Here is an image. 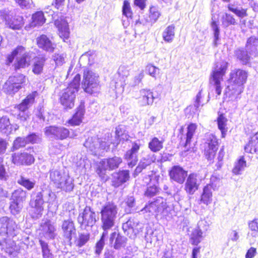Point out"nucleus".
<instances>
[{
  "instance_id": "nucleus-1",
  "label": "nucleus",
  "mask_w": 258,
  "mask_h": 258,
  "mask_svg": "<svg viewBox=\"0 0 258 258\" xmlns=\"http://www.w3.org/2000/svg\"><path fill=\"white\" fill-rule=\"evenodd\" d=\"M100 214L102 228L104 231L101 238L96 244L95 253L97 255L101 253L104 247L107 231L114 226L117 214V206L112 203H107L102 206Z\"/></svg>"
},
{
  "instance_id": "nucleus-2",
  "label": "nucleus",
  "mask_w": 258,
  "mask_h": 258,
  "mask_svg": "<svg viewBox=\"0 0 258 258\" xmlns=\"http://www.w3.org/2000/svg\"><path fill=\"white\" fill-rule=\"evenodd\" d=\"M55 198V194L47 188H42L39 191H33L30 201L29 214L31 217L35 219L40 218L44 210V203H52Z\"/></svg>"
},
{
  "instance_id": "nucleus-3",
  "label": "nucleus",
  "mask_w": 258,
  "mask_h": 258,
  "mask_svg": "<svg viewBox=\"0 0 258 258\" xmlns=\"http://www.w3.org/2000/svg\"><path fill=\"white\" fill-rule=\"evenodd\" d=\"M248 74L243 70L234 69L230 73V85L225 90V95L230 100L235 101L240 98L246 83Z\"/></svg>"
},
{
  "instance_id": "nucleus-4",
  "label": "nucleus",
  "mask_w": 258,
  "mask_h": 258,
  "mask_svg": "<svg viewBox=\"0 0 258 258\" xmlns=\"http://www.w3.org/2000/svg\"><path fill=\"white\" fill-rule=\"evenodd\" d=\"M49 179L57 188L70 192L74 187V179L63 169H52L49 171Z\"/></svg>"
},
{
  "instance_id": "nucleus-5",
  "label": "nucleus",
  "mask_w": 258,
  "mask_h": 258,
  "mask_svg": "<svg viewBox=\"0 0 258 258\" xmlns=\"http://www.w3.org/2000/svg\"><path fill=\"white\" fill-rule=\"evenodd\" d=\"M81 77L77 74L72 82L59 93L60 103L66 109H71L74 106L75 99L78 91Z\"/></svg>"
},
{
  "instance_id": "nucleus-6",
  "label": "nucleus",
  "mask_w": 258,
  "mask_h": 258,
  "mask_svg": "<svg viewBox=\"0 0 258 258\" xmlns=\"http://www.w3.org/2000/svg\"><path fill=\"white\" fill-rule=\"evenodd\" d=\"M228 63L227 62L222 60L215 64L213 69L210 83L214 88L216 93L218 95L221 94L222 86L221 83L223 81V76L227 70Z\"/></svg>"
},
{
  "instance_id": "nucleus-7",
  "label": "nucleus",
  "mask_w": 258,
  "mask_h": 258,
  "mask_svg": "<svg viewBox=\"0 0 258 258\" xmlns=\"http://www.w3.org/2000/svg\"><path fill=\"white\" fill-rule=\"evenodd\" d=\"M17 56V62L14 67L15 70L25 68L29 64L30 56L26 52L23 46H18L7 57L9 63H12L14 58Z\"/></svg>"
},
{
  "instance_id": "nucleus-8",
  "label": "nucleus",
  "mask_w": 258,
  "mask_h": 258,
  "mask_svg": "<svg viewBox=\"0 0 258 258\" xmlns=\"http://www.w3.org/2000/svg\"><path fill=\"white\" fill-rule=\"evenodd\" d=\"M82 87L87 93L94 94L99 92L98 78L92 71H87L84 72Z\"/></svg>"
},
{
  "instance_id": "nucleus-9",
  "label": "nucleus",
  "mask_w": 258,
  "mask_h": 258,
  "mask_svg": "<svg viewBox=\"0 0 258 258\" xmlns=\"http://www.w3.org/2000/svg\"><path fill=\"white\" fill-rule=\"evenodd\" d=\"M44 134L48 138L63 140L69 137V130L61 125H50L44 128Z\"/></svg>"
},
{
  "instance_id": "nucleus-10",
  "label": "nucleus",
  "mask_w": 258,
  "mask_h": 258,
  "mask_svg": "<svg viewBox=\"0 0 258 258\" xmlns=\"http://www.w3.org/2000/svg\"><path fill=\"white\" fill-rule=\"evenodd\" d=\"M122 162V159L118 157L103 159L100 161L96 170L97 173L103 179H105V171L107 170H113L119 167Z\"/></svg>"
},
{
  "instance_id": "nucleus-11",
  "label": "nucleus",
  "mask_w": 258,
  "mask_h": 258,
  "mask_svg": "<svg viewBox=\"0 0 258 258\" xmlns=\"http://www.w3.org/2000/svg\"><path fill=\"white\" fill-rule=\"evenodd\" d=\"M97 221L95 212L89 206H86L83 211L80 213L78 222L81 227H93Z\"/></svg>"
},
{
  "instance_id": "nucleus-12",
  "label": "nucleus",
  "mask_w": 258,
  "mask_h": 258,
  "mask_svg": "<svg viewBox=\"0 0 258 258\" xmlns=\"http://www.w3.org/2000/svg\"><path fill=\"white\" fill-rule=\"evenodd\" d=\"M16 222L10 218L5 216L0 218V235L14 237L18 233Z\"/></svg>"
},
{
  "instance_id": "nucleus-13",
  "label": "nucleus",
  "mask_w": 258,
  "mask_h": 258,
  "mask_svg": "<svg viewBox=\"0 0 258 258\" xmlns=\"http://www.w3.org/2000/svg\"><path fill=\"white\" fill-rule=\"evenodd\" d=\"M205 140L206 157L209 161H212L218 149V140L215 136L209 134L206 135Z\"/></svg>"
},
{
  "instance_id": "nucleus-14",
  "label": "nucleus",
  "mask_w": 258,
  "mask_h": 258,
  "mask_svg": "<svg viewBox=\"0 0 258 258\" xmlns=\"http://www.w3.org/2000/svg\"><path fill=\"white\" fill-rule=\"evenodd\" d=\"M166 208V202L165 200L161 197H158L156 200L146 205L141 210V212L149 213L150 215L157 214L162 212Z\"/></svg>"
},
{
  "instance_id": "nucleus-15",
  "label": "nucleus",
  "mask_w": 258,
  "mask_h": 258,
  "mask_svg": "<svg viewBox=\"0 0 258 258\" xmlns=\"http://www.w3.org/2000/svg\"><path fill=\"white\" fill-rule=\"evenodd\" d=\"M141 146L140 140L134 142L132 144L131 149L125 154L124 159L127 161L129 167H133L136 165L138 161L137 154Z\"/></svg>"
},
{
  "instance_id": "nucleus-16",
  "label": "nucleus",
  "mask_w": 258,
  "mask_h": 258,
  "mask_svg": "<svg viewBox=\"0 0 258 258\" xmlns=\"http://www.w3.org/2000/svg\"><path fill=\"white\" fill-rule=\"evenodd\" d=\"M41 234L47 239H53L56 236V228L49 220H42L40 227Z\"/></svg>"
},
{
  "instance_id": "nucleus-17",
  "label": "nucleus",
  "mask_w": 258,
  "mask_h": 258,
  "mask_svg": "<svg viewBox=\"0 0 258 258\" xmlns=\"http://www.w3.org/2000/svg\"><path fill=\"white\" fill-rule=\"evenodd\" d=\"M170 178L173 181L182 184L187 175V172L180 166L174 165L169 172Z\"/></svg>"
},
{
  "instance_id": "nucleus-18",
  "label": "nucleus",
  "mask_w": 258,
  "mask_h": 258,
  "mask_svg": "<svg viewBox=\"0 0 258 258\" xmlns=\"http://www.w3.org/2000/svg\"><path fill=\"white\" fill-rule=\"evenodd\" d=\"M198 177L196 173H191L187 176L184 189L188 194L192 195L198 189L200 185V180Z\"/></svg>"
},
{
  "instance_id": "nucleus-19",
  "label": "nucleus",
  "mask_w": 258,
  "mask_h": 258,
  "mask_svg": "<svg viewBox=\"0 0 258 258\" xmlns=\"http://www.w3.org/2000/svg\"><path fill=\"white\" fill-rule=\"evenodd\" d=\"M112 176V185L115 187H118L129 180V171L128 170H120L113 173Z\"/></svg>"
},
{
  "instance_id": "nucleus-20",
  "label": "nucleus",
  "mask_w": 258,
  "mask_h": 258,
  "mask_svg": "<svg viewBox=\"0 0 258 258\" xmlns=\"http://www.w3.org/2000/svg\"><path fill=\"white\" fill-rule=\"evenodd\" d=\"M63 236L71 242L73 235L76 234V229L74 222L71 219L64 220L61 225Z\"/></svg>"
},
{
  "instance_id": "nucleus-21",
  "label": "nucleus",
  "mask_w": 258,
  "mask_h": 258,
  "mask_svg": "<svg viewBox=\"0 0 258 258\" xmlns=\"http://www.w3.org/2000/svg\"><path fill=\"white\" fill-rule=\"evenodd\" d=\"M37 43L40 48L48 52H52L55 47V45L45 35H41L38 37L37 38Z\"/></svg>"
},
{
  "instance_id": "nucleus-22",
  "label": "nucleus",
  "mask_w": 258,
  "mask_h": 258,
  "mask_svg": "<svg viewBox=\"0 0 258 258\" xmlns=\"http://www.w3.org/2000/svg\"><path fill=\"white\" fill-rule=\"evenodd\" d=\"M34 161L33 156L27 153H18L13 156V162L15 164L30 165L33 163Z\"/></svg>"
},
{
  "instance_id": "nucleus-23",
  "label": "nucleus",
  "mask_w": 258,
  "mask_h": 258,
  "mask_svg": "<svg viewBox=\"0 0 258 258\" xmlns=\"http://www.w3.org/2000/svg\"><path fill=\"white\" fill-rule=\"evenodd\" d=\"M154 98L153 93L150 90L142 89L140 91L139 103L141 106L151 105Z\"/></svg>"
},
{
  "instance_id": "nucleus-24",
  "label": "nucleus",
  "mask_w": 258,
  "mask_h": 258,
  "mask_svg": "<svg viewBox=\"0 0 258 258\" xmlns=\"http://www.w3.org/2000/svg\"><path fill=\"white\" fill-rule=\"evenodd\" d=\"M46 22V18L42 11L36 12L32 15L31 21L29 26L31 28L39 27Z\"/></svg>"
},
{
  "instance_id": "nucleus-25",
  "label": "nucleus",
  "mask_w": 258,
  "mask_h": 258,
  "mask_svg": "<svg viewBox=\"0 0 258 258\" xmlns=\"http://www.w3.org/2000/svg\"><path fill=\"white\" fill-rule=\"evenodd\" d=\"M129 75L128 71L124 67L121 66L118 70L117 79L119 81H114L113 83L115 84V88L122 87L123 88L126 85L125 79Z\"/></svg>"
},
{
  "instance_id": "nucleus-26",
  "label": "nucleus",
  "mask_w": 258,
  "mask_h": 258,
  "mask_svg": "<svg viewBox=\"0 0 258 258\" xmlns=\"http://www.w3.org/2000/svg\"><path fill=\"white\" fill-rule=\"evenodd\" d=\"M24 24L23 17L19 15L10 18L6 24L9 28L13 30H20L23 27Z\"/></svg>"
},
{
  "instance_id": "nucleus-27",
  "label": "nucleus",
  "mask_w": 258,
  "mask_h": 258,
  "mask_svg": "<svg viewBox=\"0 0 258 258\" xmlns=\"http://www.w3.org/2000/svg\"><path fill=\"white\" fill-rule=\"evenodd\" d=\"M109 240L115 249H119L124 245L126 238L119 234L113 232L111 234Z\"/></svg>"
},
{
  "instance_id": "nucleus-28",
  "label": "nucleus",
  "mask_w": 258,
  "mask_h": 258,
  "mask_svg": "<svg viewBox=\"0 0 258 258\" xmlns=\"http://www.w3.org/2000/svg\"><path fill=\"white\" fill-rule=\"evenodd\" d=\"M85 113V105L81 103L77 109V111L72 117V119L69 120V123L73 125H79L82 120V118Z\"/></svg>"
},
{
  "instance_id": "nucleus-29",
  "label": "nucleus",
  "mask_w": 258,
  "mask_h": 258,
  "mask_svg": "<svg viewBox=\"0 0 258 258\" xmlns=\"http://www.w3.org/2000/svg\"><path fill=\"white\" fill-rule=\"evenodd\" d=\"M55 25L57 27L60 37L67 39L69 37L70 31L68 23L63 20H55Z\"/></svg>"
},
{
  "instance_id": "nucleus-30",
  "label": "nucleus",
  "mask_w": 258,
  "mask_h": 258,
  "mask_svg": "<svg viewBox=\"0 0 258 258\" xmlns=\"http://www.w3.org/2000/svg\"><path fill=\"white\" fill-rule=\"evenodd\" d=\"M201 202L208 205L212 201V186L207 184L203 188V191L201 197Z\"/></svg>"
},
{
  "instance_id": "nucleus-31",
  "label": "nucleus",
  "mask_w": 258,
  "mask_h": 258,
  "mask_svg": "<svg viewBox=\"0 0 258 258\" xmlns=\"http://www.w3.org/2000/svg\"><path fill=\"white\" fill-rule=\"evenodd\" d=\"M35 99L34 94L28 95L21 103L15 107L17 111H28L29 107L33 103Z\"/></svg>"
},
{
  "instance_id": "nucleus-32",
  "label": "nucleus",
  "mask_w": 258,
  "mask_h": 258,
  "mask_svg": "<svg viewBox=\"0 0 258 258\" xmlns=\"http://www.w3.org/2000/svg\"><path fill=\"white\" fill-rule=\"evenodd\" d=\"M234 54L236 58L243 64H246L249 61L250 56L249 51L243 48H238L235 51Z\"/></svg>"
},
{
  "instance_id": "nucleus-33",
  "label": "nucleus",
  "mask_w": 258,
  "mask_h": 258,
  "mask_svg": "<svg viewBox=\"0 0 258 258\" xmlns=\"http://www.w3.org/2000/svg\"><path fill=\"white\" fill-rule=\"evenodd\" d=\"M245 49L249 51L250 54L255 55L258 52V38L252 36L247 39Z\"/></svg>"
},
{
  "instance_id": "nucleus-34",
  "label": "nucleus",
  "mask_w": 258,
  "mask_h": 258,
  "mask_svg": "<svg viewBox=\"0 0 258 258\" xmlns=\"http://www.w3.org/2000/svg\"><path fill=\"white\" fill-rule=\"evenodd\" d=\"M206 223L204 221H200L198 224L197 228H195L191 234V240L192 244L198 245L201 241L202 237L203 232L202 231L201 227L203 225H205Z\"/></svg>"
},
{
  "instance_id": "nucleus-35",
  "label": "nucleus",
  "mask_w": 258,
  "mask_h": 258,
  "mask_svg": "<svg viewBox=\"0 0 258 258\" xmlns=\"http://www.w3.org/2000/svg\"><path fill=\"white\" fill-rule=\"evenodd\" d=\"M20 88L14 83V79L9 78L3 86L4 91L7 94L12 95L18 91Z\"/></svg>"
},
{
  "instance_id": "nucleus-36",
  "label": "nucleus",
  "mask_w": 258,
  "mask_h": 258,
  "mask_svg": "<svg viewBox=\"0 0 258 258\" xmlns=\"http://www.w3.org/2000/svg\"><path fill=\"white\" fill-rule=\"evenodd\" d=\"M175 36V26L174 25H170L165 28L162 33L163 40L168 43H171L174 39Z\"/></svg>"
},
{
  "instance_id": "nucleus-37",
  "label": "nucleus",
  "mask_w": 258,
  "mask_h": 258,
  "mask_svg": "<svg viewBox=\"0 0 258 258\" xmlns=\"http://www.w3.org/2000/svg\"><path fill=\"white\" fill-rule=\"evenodd\" d=\"M45 62V59L43 57L35 58L32 65V72L36 75L41 74L43 72Z\"/></svg>"
},
{
  "instance_id": "nucleus-38",
  "label": "nucleus",
  "mask_w": 258,
  "mask_h": 258,
  "mask_svg": "<svg viewBox=\"0 0 258 258\" xmlns=\"http://www.w3.org/2000/svg\"><path fill=\"white\" fill-rule=\"evenodd\" d=\"M197 128V125L196 123H191L188 125L186 134V141L184 145L185 148L190 144Z\"/></svg>"
},
{
  "instance_id": "nucleus-39",
  "label": "nucleus",
  "mask_w": 258,
  "mask_h": 258,
  "mask_svg": "<svg viewBox=\"0 0 258 258\" xmlns=\"http://www.w3.org/2000/svg\"><path fill=\"white\" fill-rule=\"evenodd\" d=\"M17 182L29 190L33 188L35 184L34 180H30L22 175L18 179Z\"/></svg>"
},
{
  "instance_id": "nucleus-40",
  "label": "nucleus",
  "mask_w": 258,
  "mask_h": 258,
  "mask_svg": "<svg viewBox=\"0 0 258 258\" xmlns=\"http://www.w3.org/2000/svg\"><path fill=\"white\" fill-rule=\"evenodd\" d=\"M221 23L224 28H227L230 25H235L237 24L233 16L228 13H225L222 16Z\"/></svg>"
},
{
  "instance_id": "nucleus-41",
  "label": "nucleus",
  "mask_w": 258,
  "mask_h": 258,
  "mask_svg": "<svg viewBox=\"0 0 258 258\" xmlns=\"http://www.w3.org/2000/svg\"><path fill=\"white\" fill-rule=\"evenodd\" d=\"M248 225L250 231L248 232L247 236H251L252 237H258V219L255 218L249 221Z\"/></svg>"
},
{
  "instance_id": "nucleus-42",
  "label": "nucleus",
  "mask_w": 258,
  "mask_h": 258,
  "mask_svg": "<svg viewBox=\"0 0 258 258\" xmlns=\"http://www.w3.org/2000/svg\"><path fill=\"white\" fill-rule=\"evenodd\" d=\"M27 192L21 188L15 190L12 195V200L23 203L26 199Z\"/></svg>"
},
{
  "instance_id": "nucleus-43",
  "label": "nucleus",
  "mask_w": 258,
  "mask_h": 258,
  "mask_svg": "<svg viewBox=\"0 0 258 258\" xmlns=\"http://www.w3.org/2000/svg\"><path fill=\"white\" fill-rule=\"evenodd\" d=\"M149 148L153 152H157L163 148V142L154 137L149 143Z\"/></svg>"
},
{
  "instance_id": "nucleus-44",
  "label": "nucleus",
  "mask_w": 258,
  "mask_h": 258,
  "mask_svg": "<svg viewBox=\"0 0 258 258\" xmlns=\"http://www.w3.org/2000/svg\"><path fill=\"white\" fill-rule=\"evenodd\" d=\"M138 222H135L134 219H130L125 223L122 224V229L124 233L128 235L130 232H134V228L137 226Z\"/></svg>"
},
{
  "instance_id": "nucleus-45",
  "label": "nucleus",
  "mask_w": 258,
  "mask_h": 258,
  "mask_svg": "<svg viewBox=\"0 0 258 258\" xmlns=\"http://www.w3.org/2000/svg\"><path fill=\"white\" fill-rule=\"evenodd\" d=\"M212 21L211 22V28L214 32V42L213 44L214 46H217L218 41L219 40L220 29L217 24V22L214 19L213 17L212 18Z\"/></svg>"
},
{
  "instance_id": "nucleus-46",
  "label": "nucleus",
  "mask_w": 258,
  "mask_h": 258,
  "mask_svg": "<svg viewBox=\"0 0 258 258\" xmlns=\"http://www.w3.org/2000/svg\"><path fill=\"white\" fill-rule=\"evenodd\" d=\"M11 125L9 118L7 116L0 117V131L4 133L11 132Z\"/></svg>"
},
{
  "instance_id": "nucleus-47",
  "label": "nucleus",
  "mask_w": 258,
  "mask_h": 258,
  "mask_svg": "<svg viewBox=\"0 0 258 258\" xmlns=\"http://www.w3.org/2000/svg\"><path fill=\"white\" fill-rule=\"evenodd\" d=\"M115 144L117 145L121 140L127 139V135L125 133V131L121 125H118L115 128Z\"/></svg>"
},
{
  "instance_id": "nucleus-48",
  "label": "nucleus",
  "mask_w": 258,
  "mask_h": 258,
  "mask_svg": "<svg viewBox=\"0 0 258 258\" xmlns=\"http://www.w3.org/2000/svg\"><path fill=\"white\" fill-rule=\"evenodd\" d=\"M244 150L246 152L251 154L258 152V141L255 140L253 141L251 137L248 143L245 146Z\"/></svg>"
},
{
  "instance_id": "nucleus-49",
  "label": "nucleus",
  "mask_w": 258,
  "mask_h": 258,
  "mask_svg": "<svg viewBox=\"0 0 258 258\" xmlns=\"http://www.w3.org/2000/svg\"><path fill=\"white\" fill-rule=\"evenodd\" d=\"M90 234L88 232L79 234L78 238L76 241V246L81 247L84 246L89 240Z\"/></svg>"
},
{
  "instance_id": "nucleus-50",
  "label": "nucleus",
  "mask_w": 258,
  "mask_h": 258,
  "mask_svg": "<svg viewBox=\"0 0 258 258\" xmlns=\"http://www.w3.org/2000/svg\"><path fill=\"white\" fill-rule=\"evenodd\" d=\"M227 119L223 114H220L217 118V123L219 129L221 131L222 137L227 131L226 128Z\"/></svg>"
},
{
  "instance_id": "nucleus-51",
  "label": "nucleus",
  "mask_w": 258,
  "mask_h": 258,
  "mask_svg": "<svg viewBox=\"0 0 258 258\" xmlns=\"http://www.w3.org/2000/svg\"><path fill=\"white\" fill-rule=\"evenodd\" d=\"M227 8L240 18H243L247 15L246 10L242 8H234L233 5L230 4L228 5Z\"/></svg>"
},
{
  "instance_id": "nucleus-52",
  "label": "nucleus",
  "mask_w": 258,
  "mask_h": 258,
  "mask_svg": "<svg viewBox=\"0 0 258 258\" xmlns=\"http://www.w3.org/2000/svg\"><path fill=\"white\" fill-rule=\"evenodd\" d=\"M156 158L153 154H149L142 158L140 163L146 168L148 166L154 162Z\"/></svg>"
},
{
  "instance_id": "nucleus-53",
  "label": "nucleus",
  "mask_w": 258,
  "mask_h": 258,
  "mask_svg": "<svg viewBox=\"0 0 258 258\" xmlns=\"http://www.w3.org/2000/svg\"><path fill=\"white\" fill-rule=\"evenodd\" d=\"M127 207L125 208V212L127 213H131L134 212L135 206V199L133 196L128 197L125 200Z\"/></svg>"
},
{
  "instance_id": "nucleus-54",
  "label": "nucleus",
  "mask_w": 258,
  "mask_h": 258,
  "mask_svg": "<svg viewBox=\"0 0 258 258\" xmlns=\"http://www.w3.org/2000/svg\"><path fill=\"white\" fill-rule=\"evenodd\" d=\"M245 166L246 161L244 160L243 157H241L237 163H236L233 169V172L235 174H239L240 171L244 170Z\"/></svg>"
},
{
  "instance_id": "nucleus-55",
  "label": "nucleus",
  "mask_w": 258,
  "mask_h": 258,
  "mask_svg": "<svg viewBox=\"0 0 258 258\" xmlns=\"http://www.w3.org/2000/svg\"><path fill=\"white\" fill-rule=\"evenodd\" d=\"M122 14L127 18H132L133 16V12L128 1H124L122 9Z\"/></svg>"
},
{
  "instance_id": "nucleus-56",
  "label": "nucleus",
  "mask_w": 258,
  "mask_h": 258,
  "mask_svg": "<svg viewBox=\"0 0 258 258\" xmlns=\"http://www.w3.org/2000/svg\"><path fill=\"white\" fill-rule=\"evenodd\" d=\"M22 207V203L12 200L10 206V209L12 214L17 215L20 213Z\"/></svg>"
},
{
  "instance_id": "nucleus-57",
  "label": "nucleus",
  "mask_w": 258,
  "mask_h": 258,
  "mask_svg": "<svg viewBox=\"0 0 258 258\" xmlns=\"http://www.w3.org/2000/svg\"><path fill=\"white\" fill-rule=\"evenodd\" d=\"M9 78L14 79V83L21 89L22 85L25 83L26 76L22 74H19L17 76L10 77Z\"/></svg>"
},
{
  "instance_id": "nucleus-58",
  "label": "nucleus",
  "mask_w": 258,
  "mask_h": 258,
  "mask_svg": "<svg viewBox=\"0 0 258 258\" xmlns=\"http://www.w3.org/2000/svg\"><path fill=\"white\" fill-rule=\"evenodd\" d=\"M27 144H36L41 142V138L39 134L31 133L25 138Z\"/></svg>"
},
{
  "instance_id": "nucleus-59",
  "label": "nucleus",
  "mask_w": 258,
  "mask_h": 258,
  "mask_svg": "<svg viewBox=\"0 0 258 258\" xmlns=\"http://www.w3.org/2000/svg\"><path fill=\"white\" fill-rule=\"evenodd\" d=\"M159 71L160 70L158 68L151 64H148L146 67V71L150 76L155 79H156L157 76L159 74Z\"/></svg>"
},
{
  "instance_id": "nucleus-60",
  "label": "nucleus",
  "mask_w": 258,
  "mask_h": 258,
  "mask_svg": "<svg viewBox=\"0 0 258 258\" xmlns=\"http://www.w3.org/2000/svg\"><path fill=\"white\" fill-rule=\"evenodd\" d=\"M65 57L63 53H55L52 55V59L57 66H62L65 62Z\"/></svg>"
},
{
  "instance_id": "nucleus-61",
  "label": "nucleus",
  "mask_w": 258,
  "mask_h": 258,
  "mask_svg": "<svg viewBox=\"0 0 258 258\" xmlns=\"http://www.w3.org/2000/svg\"><path fill=\"white\" fill-rule=\"evenodd\" d=\"M225 155L223 147L220 149L218 153V156L216 159L215 170H219L223 165V159Z\"/></svg>"
},
{
  "instance_id": "nucleus-62",
  "label": "nucleus",
  "mask_w": 258,
  "mask_h": 258,
  "mask_svg": "<svg viewBox=\"0 0 258 258\" xmlns=\"http://www.w3.org/2000/svg\"><path fill=\"white\" fill-rule=\"evenodd\" d=\"M159 191V188L155 185L149 186L147 188L145 195L148 197H152L156 195Z\"/></svg>"
},
{
  "instance_id": "nucleus-63",
  "label": "nucleus",
  "mask_w": 258,
  "mask_h": 258,
  "mask_svg": "<svg viewBox=\"0 0 258 258\" xmlns=\"http://www.w3.org/2000/svg\"><path fill=\"white\" fill-rule=\"evenodd\" d=\"M27 144L25 138L18 137L14 141L13 148L17 150L20 148L24 147Z\"/></svg>"
},
{
  "instance_id": "nucleus-64",
  "label": "nucleus",
  "mask_w": 258,
  "mask_h": 258,
  "mask_svg": "<svg viewBox=\"0 0 258 258\" xmlns=\"http://www.w3.org/2000/svg\"><path fill=\"white\" fill-rule=\"evenodd\" d=\"M17 112L15 114L17 118L22 123L27 121L29 118V114L28 111H17Z\"/></svg>"
}]
</instances>
